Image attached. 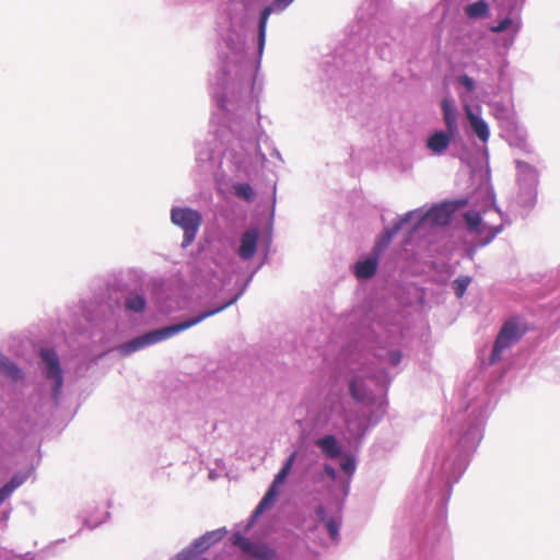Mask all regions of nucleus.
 <instances>
[{"label": "nucleus", "mask_w": 560, "mask_h": 560, "mask_svg": "<svg viewBox=\"0 0 560 560\" xmlns=\"http://www.w3.org/2000/svg\"><path fill=\"white\" fill-rule=\"evenodd\" d=\"M341 468L346 474L350 475L354 471V462L350 458H347L341 463Z\"/></svg>", "instance_id": "obj_27"}, {"label": "nucleus", "mask_w": 560, "mask_h": 560, "mask_svg": "<svg viewBox=\"0 0 560 560\" xmlns=\"http://www.w3.org/2000/svg\"><path fill=\"white\" fill-rule=\"evenodd\" d=\"M349 392L351 397L357 401H362L364 399V395L355 380H352L349 384Z\"/></svg>", "instance_id": "obj_23"}, {"label": "nucleus", "mask_w": 560, "mask_h": 560, "mask_svg": "<svg viewBox=\"0 0 560 560\" xmlns=\"http://www.w3.org/2000/svg\"><path fill=\"white\" fill-rule=\"evenodd\" d=\"M489 10V5L485 0H479L477 2L470 3L466 5L465 13L470 19H479L487 14Z\"/></svg>", "instance_id": "obj_18"}, {"label": "nucleus", "mask_w": 560, "mask_h": 560, "mask_svg": "<svg viewBox=\"0 0 560 560\" xmlns=\"http://www.w3.org/2000/svg\"><path fill=\"white\" fill-rule=\"evenodd\" d=\"M26 481L25 474H16L14 475L9 482H7L2 488H0V504L7 500L12 492L22 486Z\"/></svg>", "instance_id": "obj_15"}, {"label": "nucleus", "mask_w": 560, "mask_h": 560, "mask_svg": "<svg viewBox=\"0 0 560 560\" xmlns=\"http://www.w3.org/2000/svg\"><path fill=\"white\" fill-rule=\"evenodd\" d=\"M225 530L224 529H217L212 532H208L203 536H201L196 542L195 547L199 549L200 551H203L211 547L212 545L217 544L224 537Z\"/></svg>", "instance_id": "obj_13"}, {"label": "nucleus", "mask_w": 560, "mask_h": 560, "mask_svg": "<svg viewBox=\"0 0 560 560\" xmlns=\"http://www.w3.org/2000/svg\"><path fill=\"white\" fill-rule=\"evenodd\" d=\"M270 12H271L270 8H265L262 10V12H261V15H260V20H259V43H260V46L264 43L265 31H266V23H267V20H268V16H269Z\"/></svg>", "instance_id": "obj_21"}, {"label": "nucleus", "mask_w": 560, "mask_h": 560, "mask_svg": "<svg viewBox=\"0 0 560 560\" xmlns=\"http://www.w3.org/2000/svg\"><path fill=\"white\" fill-rule=\"evenodd\" d=\"M171 220L184 231L183 246H189L196 237L201 224V215L197 210L189 208H173Z\"/></svg>", "instance_id": "obj_2"}, {"label": "nucleus", "mask_w": 560, "mask_h": 560, "mask_svg": "<svg viewBox=\"0 0 560 560\" xmlns=\"http://www.w3.org/2000/svg\"><path fill=\"white\" fill-rule=\"evenodd\" d=\"M0 370L11 380L16 381L22 377L20 369L8 358L0 353Z\"/></svg>", "instance_id": "obj_17"}, {"label": "nucleus", "mask_w": 560, "mask_h": 560, "mask_svg": "<svg viewBox=\"0 0 560 560\" xmlns=\"http://www.w3.org/2000/svg\"><path fill=\"white\" fill-rule=\"evenodd\" d=\"M465 221L471 230H477L481 223V217L478 212H468L465 214Z\"/></svg>", "instance_id": "obj_22"}, {"label": "nucleus", "mask_w": 560, "mask_h": 560, "mask_svg": "<svg viewBox=\"0 0 560 560\" xmlns=\"http://www.w3.org/2000/svg\"><path fill=\"white\" fill-rule=\"evenodd\" d=\"M428 140H433V141H436V140H450V136H447L444 132H435V133L431 135L428 138Z\"/></svg>", "instance_id": "obj_30"}, {"label": "nucleus", "mask_w": 560, "mask_h": 560, "mask_svg": "<svg viewBox=\"0 0 560 560\" xmlns=\"http://www.w3.org/2000/svg\"><path fill=\"white\" fill-rule=\"evenodd\" d=\"M455 206L453 203H443L440 206L433 207L427 213H416L413 212V217L418 214L419 224L423 221H429L432 225H446L450 223L453 212L455 211Z\"/></svg>", "instance_id": "obj_6"}, {"label": "nucleus", "mask_w": 560, "mask_h": 560, "mask_svg": "<svg viewBox=\"0 0 560 560\" xmlns=\"http://www.w3.org/2000/svg\"><path fill=\"white\" fill-rule=\"evenodd\" d=\"M511 23H512V21L510 19H504L492 30L495 33H501V32L505 31L511 25Z\"/></svg>", "instance_id": "obj_28"}, {"label": "nucleus", "mask_w": 560, "mask_h": 560, "mask_svg": "<svg viewBox=\"0 0 560 560\" xmlns=\"http://www.w3.org/2000/svg\"><path fill=\"white\" fill-rule=\"evenodd\" d=\"M448 144H450V142H427L428 149L433 154L443 153L447 149Z\"/></svg>", "instance_id": "obj_24"}, {"label": "nucleus", "mask_w": 560, "mask_h": 560, "mask_svg": "<svg viewBox=\"0 0 560 560\" xmlns=\"http://www.w3.org/2000/svg\"><path fill=\"white\" fill-rule=\"evenodd\" d=\"M235 194L247 201H250L255 197V192L249 184H237L234 186Z\"/></svg>", "instance_id": "obj_20"}, {"label": "nucleus", "mask_w": 560, "mask_h": 560, "mask_svg": "<svg viewBox=\"0 0 560 560\" xmlns=\"http://www.w3.org/2000/svg\"><path fill=\"white\" fill-rule=\"evenodd\" d=\"M237 298H238V295H235L233 299H231L226 303L222 304L221 306H219L214 310L205 311L200 315L195 316L190 319L184 320V322L175 324V325L166 326L161 329L150 331L141 337L135 338V339L130 340L129 342L122 345L121 351L125 354H129V353L140 350L147 346H150L158 341L167 339L185 329H188V328L199 324L203 319L220 313L221 311L225 310L226 307H229L230 305L235 303Z\"/></svg>", "instance_id": "obj_1"}, {"label": "nucleus", "mask_w": 560, "mask_h": 560, "mask_svg": "<svg viewBox=\"0 0 560 560\" xmlns=\"http://www.w3.org/2000/svg\"><path fill=\"white\" fill-rule=\"evenodd\" d=\"M458 81L465 86L468 92H472L475 89L474 80L467 74H463L458 78Z\"/></svg>", "instance_id": "obj_25"}, {"label": "nucleus", "mask_w": 560, "mask_h": 560, "mask_svg": "<svg viewBox=\"0 0 560 560\" xmlns=\"http://www.w3.org/2000/svg\"><path fill=\"white\" fill-rule=\"evenodd\" d=\"M231 541L234 546L241 548V550L257 560H276L277 552L275 549L269 548L265 544H255L249 539L235 533L231 537Z\"/></svg>", "instance_id": "obj_4"}, {"label": "nucleus", "mask_w": 560, "mask_h": 560, "mask_svg": "<svg viewBox=\"0 0 560 560\" xmlns=\"http://www.w3.org/2000/svg\"><path fill=\"white\" fill-rule=\"evenodd\" d=\"M202 560H208V559H202Z\"/></svg>", "instance_id": "obj_34"}, {"label": "nucleus", "mask_w": 560, "mask_h": 560, "mask_svg": "<svg viewBox=\"0 0 560 560\" xmlns=\"http://www.w3.org/2000/svg\"><path fill=\"white\" fill-rule=\"evenodd\" d=\"M40 357L46 364V377L54 381L52 396L57 399L63 385L59 358L54 349H43Z\"/></svg>", "instance_id": "obj_5"}, {"label": "nucleus", "mask_w": 560, "mask_h": 560, "mask_svg": "<svg viewBox=\"0 0 560 560\" xmlns=\"http://www.w3.org/2000/svg\"><path fill=\"white\" fill-rule=\"evenodd\" d=\"M145 304L144 298L139 294H130L125 302L126 308L136 313H142Z\"/></svg>", "instance_id": "obj_19"}, {"label": "nucleus", "mask_w": 560, "mask_h": 560, "mask_svg": "<svg viewBox=\"0 0 560 560\" xmlns=\"http://www.w3.org/2000/svg\"><path fill=\"white\" fill-rule=\"evenodd\" d=\"M469 280H456L455 281V292L458 298H462L465 294Z\"/></svg>", "instance_id": "obj_26"}, {"label": "nucleus", "mask_w": 560, "mask_h": 560, "mask_svg": "<svg viewBox=\"0 0 560 560\" xmlns=\"http://www.w3.org/2000/svg\"><path fill=\"white\" fill-rule=\"evenodd\" d=\"M525 331V328H523L515 318L506 320L494 341L491 362L499 361L502 352L518 341Z\"/></svg>", "instance_id": "obj_3"}, {"label": "nucleus", "mask_w": 560, "mask_h": 560, "mask_svg": "<svg viewBox=\"0 0 560 560\" xmlns=\"http://www.w3.org/2000/svg\"><path fill=\"white\" fill-rule=\"evenodd\" d=\"M413 212L407 213L404 218H401L398 222H396L389 230H386L384 235L381 237V240L377 242L375 249L376 250H383L385 249L389 243L392 242V238L402 229V226L413 218Z\"/></svg>", "instance_id": "obj_9"}, {"label": "nucleus", "mask_w": 560, "mask_h": 560, "mask_svg": "<svg viewBox=\"0 0 560 560\" xmlns=\"http://www.w3.org/2000/svg\"><path fill=\"white\" fill-rule=\"evenodd\" d=\"M376 268V258H366L365 260L358 261L355 264V276L359 279H370L375 275Z\"/></svg>", "instance_id": "obj_12"}, {"label": "nucleus", "mask_w": 560, "mask_h": 560, "mask_svg": "<svg viewBox=\"0 0 560 560\" xmlns=\"http://www.w3.org/2000/svg\"><path fill=\"white\" fill-rule=\"evenodd\" d=\"M442 109L447 129L452 131L456 127V107L454 101L446 96L442 100Z\"/></svg>", "instance_id": "obj_14"}, {"label": "nucleus", "mask_w": 560, "mask_h": 560, "mask_svg": "<svg viewBox=\"0 0 560 560\" xmlns=\"http://www.w3.org/2000/svg\"><path fill=\"white\" fill-rule=\"evenodd\" d=\"M388 360L393 365H397L401 360V353L399 351H390L388 353Z\"/></svg>", "instance_id": "obj_29"}, {"label": "nucleus", "mask_w": 560, "mask_h": 560, "mask_svg": "<svg viewBox=\"0 0 560 560\" xmlns=\"http://www.w3.org/2000/svg\"><path fill=\"white\" fill-rule=\"evenodd\" d=\"M279 487H280V472H278L275 476L273 481H272L269 490L267 491V493L264 495V498L261 499V501L259 502V504L256 506L255 511L253 512L248 523L245 526V532H248L254 526V524L256 523L257 518L266 510H269L273 505L275 500H276L277 494H278Z\"/></svg>", "instance_id": "obj_7"}, {"label": "nucleus", "mask_w": 560, "mask_h": 560, "mask_svg": "<svg viewBox=\"0 0 560 560\" xmlns=\"http://www.w3.org/2000/svg\"><path fill=\"white\" fill-rule=\"evenodd\" d=\"M467 117L472 128L474 132L480 140H488L489 138V129L487 122L475 114L470 107H466Z\"/></svg>", "instance_id": "obj_10"}, {"label": "nucleus", "mask_w": 560, "mask_h": 560, "mask_svg": "<svg viewBox=\"0 0 560 560\" xmlns=\"http://www.w3.org/2000/svg\"><path fill=\"white\" fill-rule=\"evenodd\" d=\"M316 515L319 518V521L325 525L331 539L337 540L339 536V524L337 523V521L334 518H328L323 506H318L316 509Z\"/></svg>", "instance_id": "obj_16"}, {"label": "nucleus", "mask_w": 560, "mask_h": 560, "mask_svg": "<svg viewBox=\"0 0 560 560\" xmlns=\"http://www.w3.org/2000/svg\"><path fill=\"white\" fill-rule=\"evenodd\" d=\"M258 232L256 230H248L243 233L238 255L243 259H250L254 257L257 249Z\"/></svg>", "instance_id": "obj_8"}, {"label": "nucleus", "mask_w": 560, "mask_h": 560, "mask_svg": "<svg viewBox=\"0 0 560 560\" xmlns=\"http://www.w3.org/2000/svg\"><path fill=\"white\" fill-rule=\"evenodd\" d=\"M324 469H325L326 475L329 476L331 479L336 478V470L332 466L325 465Z\"/></svg>", "instance_id": "obj_32"}, {"label": "nucleus", "mask_w": 560, "mask_h": 560, "mask_svg": "<svg viewBox=\"0 0 560 560\" xmlns=\"http://www.w3.org/2000/svg\"><path fill=\"white\" fill-rule=\"evenodd\" d=\"M293 0H282V9L288 7Z\"/></svg>", "instance_id": "obj_33"}, {"label": "nucleus", "mask_w": 560, "mask_h": 560, "mask_svg": "<svg viewBox=\"0 0 560 560\" xmlns=\"http://www.w3.org/2000/svg\"><path fill=\"white\" fill-rule=\"evenodd\" d=\"M316 445L329 458H336L341 454L340 446L334 435H326L317 440Z\"/></svg>", "instance_id": "obj_11"}, {"label": "nucleus", "mask_w": 560, "mask_h": 560, "mask_svg": "<svg viewBox=\"0 0 560 560\" xmlns=\"http://www.w3.org/2000/svg\"><path fill=\"white\" fill-rule=\"evenodd\" d=\"M292 460V457H290L289 460L282 466V482L291 469Z\"/></svg>", "instance_id": "obj_31"}]
</instances>
